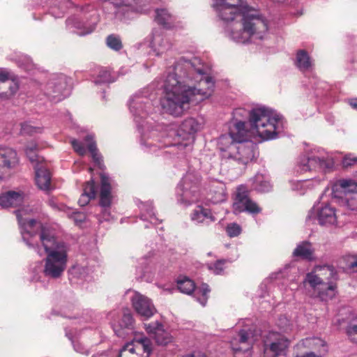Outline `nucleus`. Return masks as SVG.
<instances>
[{"instance_id": "nucleus-1", "label": "nucleus", "mask_w": 357, "mask_h": 357, "mask_svg": "<svg viewBox=\"0 0 357 357\" xmlns=\"http://www.w3.org/2000/svg\"><path fill=\"white\" fill-rule=\"evenodd\" d=\"M214 86L213 79L206 75L199 59H187L182 56L167 69L162 77L156 78L147 87L135 93L129 100V109L142 135L153 129L140 125V121L153 112V100L158 91H163L160 98L162 108L172 116H180L191 104L197 105L209 98Z\"/></svg>"}, {"instance_id": "nucleus-2", "label": "nucleus", "mask_w": 357, "mask_h": 357, "mask_svg": "<svg viewBox=\"0 0 357 357\" xmlns=\"http://www.w3.org/2000/svg\"><path fill=\"white\" fill-rule=\"evenodd\" d=\"M224 33L238 44H258L268 32L267 20L245 0H211Z\"/></svg>"}, {"instance_id": "nucleus-3", "label": "nucleus", "mask_w": 357, "mask_h": 357, "mask_svg": "<svg viewBox=\"0 0 357 357\" xmlns=\"http://www.w3.org/2000/svg\"><path fill=\"white\" fill-rule=\"evenodd\" d=\"M30 211L31 210L28 208H21L15 211L22 239L29 248L41 256L42 249L34 245V238L39 234L43 251L46 254L41 272L48 278H60L67 266L68 246L66 243L57 241L40 222L28 218Z\"/></svg>"}, {"instance_id": "nucleus-4", "label": "nucleus", "mask_w": 357, "mask_h": 357, "mask_svg": "<svg viewBox=\"0 0 357 357\" xmlns=\"http://www.w3.org/2000/svg\"><path fill=\"white\" fill-rule=\"evenodd\" d=\"M248 119L250 132L262 141L276 139L284 128L282 116L275 111L263 105L248 110L236 108L232 113L229 132L227 135L248 134L246 120Z\"/></svg>"}, {"instance_id": "nucleus-5", "label": "nucleus", "mask_w": 357, "mask_h": 357, "mask_svg": "<svg viewBox=\"0 0 357 357\" xmlns=\"http://www.w3.org/2000/svg\"><path fill=\"white\" fill-rule=\"evenodd\" d=\"M200 128L201 124L194 118L185 119L178 128L169 126L162 130L161 127L157 126L155 129L143 132L140 145L144 151L156 153L167 147L183 146L181 141L189 139Z\"/></svg>"}, {"instance_id": "nucleus-6", "label": "nucleus", "mask_w": 357, "mask_h": 357, "mask_svg": "<svg viewBox=\"0 0 357 357\" xmlns=\"http://www.w3.org/2000/svg\"><path fill=\"white\" fill-rule=\"evenodd\" d=\"M72 7H75V13L66 20V28L79 36L91 33L95 29L99 17L95 7L90 3L76 6L71 0H54L50 13L55 18L60 17L66 9Z\"/></svg>"}, {"instance_id": "nucleus-7", "label": "nucleus", "mask_w": 357, "mask_h": 357, "mask_svg": "<svg viewBox=\"0 0 357 357\" xmlns=\"http://www.w3.org/2000/svg\"><path fill=\"white\" fill-rule=\"evenodd\" d=\"M218 146L222 160L229 165H238L240 169L245 168L257 153L256 145L248 140V134L222 135Z\"/></svg>"}, {"instance_id": "nucleus-8", "label": "nucleus", "mask_w": 357, "mask_h": 357, "mask_svg": "<svg viewBox=\"0 0 357 357\" xmlns=\"http://www.w3.org/2000/svg\"><path fill=\"white\" fill-rule=\"evenodd\" d=\"M322 271L328 272L330 277H327L328 279H333L336 276V271L333 266H316L313 271L306 275L304 282L309 284L312 289L315 298L321 301L327 302L335 297L337 287L331 282H323V278H321L322 273H319Z\"/></svg>"}, {"instance_id": "nucleus-9", "label": "nucleus", "mask_w": 357, "mask_h": 357, "mask_svg": "<svg viewBox=\"0 0 357 357\" xmlns=\"http://www.w3.org/2000/svg\"><path fill=\"white\" fill-rule=\"evenodd\" d=\"M334 167L332 155L324 149L315 147L300 156L297 171L301 173L308 171L330 172Z\"/></svg>"}, {"instance_id": "nucleus-10", "label": "nucleus", "mask_w": 357, "mask_h": 357, "mask_svg": "<svg viewBox=\"0 0 357 357\" xmlns=\"http://www.w3.org/2000/svg\"><path fill=\"white\" fill-rule=\"evenodd\" d=\"M332 196L346 208L357 211V182L351 179H340L332 185Z\"/></svg>"}, {"instance_id": "nucleus-11", "label": "nucleus", "mask_w": 357, "mask_h": 357, "mask_svg": "<svg viewBox=\"0 0 357 357\" xmlns=\"http://www.w3.org/2000/svg\"><path fill=\"white\" fill-rule=\"evenodd\" d=\"M199 178L188 172L176 189V199L179 204L188 206L195 202L199 196Z\"/></svg>"}, {"instance_id": "nucleus-12", "label": "nucleus", "mask_w": 357, "mask_h": 357, "mask_svg": "<svg viewBox=\"0 0 357 357\" xmlns=\"http://www.w3.org/2000/svg\"><path fill=\"white\" fill-rule=\"evenodd\" d=\"M109 2L114 6V16L123 20L129 17L130 13L138 12L146 13L150 10V0H101Z\"/></svg>"}, {"instance_id": "nucleus-13", "label": "nucleus", "mask_w": 357, "mask_h": 357, "mask_svg": "<svg viewBox=\"0 0 357 357\" xmlns=\"http://www.w3.org/2000/svg\"><path fill=\"white\" fill-rule=\"evenodd\" d=\"M306 220L317 222L321 227L337 225L336 209L327 203L315 204L309 211Z\"/></svg>"}, {"instance_id": "nucleus-14", "label": "nucleus", "mask_w": 357, "mask_h": 357, "mask_svg": "<svg viewBox=\"0 0 357 357\" xmlns=\"http://www.w3.org/2000/svg\"><path fill=\"white\" fill-rule=\"evenodd\" d=\"M100 176V191L99 204L101 207V211L98 215V220L100 222L110 221L114 219L111 210L112 179L105 172H102Z\"/></svg>"}, {"instance_id": "nucleus-15", "label": "nucleus", "mask_w": 357, "mask_h": 357, "mask_svg": "<svg viewBox=\"0 0 357 357\" xmlns=\"http://www.w3.org/2000/svg\"><path fill=\"white\" fill-rule=\"evenodd\" d=\"M44 95L54 102H59L70 95V89L68 79L63 75H53L45 84L43 89Z\"/></svg>"}, {"instance_id": "nucleus-16", "label": "nucleus", "mask_w": 357, "mask_h": 357, "mask_svg": "<svg viewBox=\"0 0 357 357\" xmlns=\"http://www.w3.org/2000/svg\"><path fill=\"white\" fill-rule=\"evenodd\" d=\"M232 208L235 214L243 212L251 215L260 213L261 208L249 196V191L245 185L236 188Z\"/></svg>"}, {"instance_id": "nucleus-17", "label": "nucleus", "mask_w": 357, "mask_h": 357, "mask_svg": "<svg viewBox=\"0 0 357 357\" xmlns=\"http://www.w3.org/2000/svg\"><path fill=\"white\" fill-rule=\"evenodd\" d=\"M289 342L283 335L270 332L264 340L263 357H278L284 354Z\"/></svg>"}, {"instance_id": "nucleus-18", "label": "nucleus", "mask_w": 357, "mask_h": 357, "mask_svg": "<svg viewBox=\"0 0 357 357\" xmlns=\"http://www.w3.org/2000/svg\"><path fill=\"white\" fill-rule=\"evenodd\" d=\"M132 293L130 302L135 312L144 319H149L156 312L153 301L151 298L141 293L129 289L127 294Z\"/></svg>"}, {"instance_id": "nucleus-19", "label": "nucleus", "mask_w": 357, "mask_h": 357, "mask_svg": "<svg viewBox=\"0 0 357 357\" xmlns=\"http://www.w3.org/2000/svg\"><path fill=\"white\" fill-rule=\"evenodd\" d=\"M178 289L183 294L190 295L195 291L194 297L202 305L205 306L207 300L208 294L210 292L209 287L207 284L203 283L199 287L195 288V283L188 278L184 277L179 278L177 280Z\"/></svg>"}, {"instance_id": "nucleus-20", "label": "nucleus", "mask_w": 357, "mask_h": 357, "mask_svg": "<svg viewBox=\"0 0 357 357\" xmlns=\"http://www.w3.org/2000/svg\"><path fill=\"white\" fill-rule=\"evenodd\" d=\"M123 347L132 352L139 353L141 357H149L152 352V343L143 333H135L133 339Z\"/></svg>"}, {"instance_id": "nucleus-21", "label": "nucleus", "mask_w": 357, "mask_h": 357, "mask_svg": "<svg viewBox=\"0 0 357 357\" xmlns=\"http://www.w3.org/2000/svg\"><path fill=\"white\" fill-rule=\"evenodd\" d=\"M190 218L191 222L197 226H208L217 220L214 213L202 205H197L192 211Z\"/></svg>"}, {"instance_id": "nucleus-22", "label": "nucleus", "mask_w": 357, "mask_h": 357, "mask_svg": "<svg viewBox=\"0 0 357 357\" xmlns=\"http://www.w3.org/2000/svg\"><path fill=\"white\" fill-rule=\"evenodd\" d=\"M146 333L155 340L159 345H166L172 342V337L169 332L164 329L163 325L156 321L149 324H144Z\"/></svg>"}, {"instance_id": "nucleus-23", "label": "nucleus", "mask_w": 357, "mask_h": 357, "mask_svg": "<svg viewBox=\"0 0 357 357\" xmlns=\"http://www.w3.org/2000/svg\"><path fill=\"white\" fill-rule=\"evenodd\" d=\"M112 327L115 335L119 337L125 338L130 333L132 332L134 327V319L129 309H124L123 314L118 323H112Z\"/></svg>"}, {"instance_id": "nucleus-24", "label": "nucleus", "mask_w": 357, "mask_h": 357, "mask_svg": "<svg viewBox=\"0 0 357 357\" xmlns=\"http://www.w3.org/2000/svg\"><path fill=\"white\" fill-rule=\"evenodd\" d=\"M295 66L302 73H311L314 68V62L305 50H298L295 55Z\"/></svg>"}, {"instance_id": "nucleus-25", "label": "nucleus", "mask_w": 357, "mask_h": 357, "mask_svg": "<svg viewBox=\"0 0 357 357\" xmlns=\"http://www.w3.org/2000/svg\"><path fill=\"white\" fill-rule=\"evenodd\" d=\"M150 47L155 55L160 56L171 47V43L167 38L159 31L152 33Z\"/></svg>"}, {"instance_id": "nucleus-26", "label": "nucleus", "mask_w": 357, "mask_h": 357, "mask_svg": "<svg viewBox=\"0 0 357 357\" xmlns=\"http://www.w3.org/2000/svg\"><path fill=\"white\" fill-rule=\"evenodd\" d=\"M251 333L250 331L242 329L239 331L238 340L234 338L230 342L231 349L235 351H246L251 344Z\"/></svg>"}, {"instance_id": "nucleus-27", "label": "nucleus", "mask_w": 357, "mask_h": 357, "mask_svg": "<svg viewBox=\"0 0 357 357\" xmlns=\"http://www.w3.org/2000/svg\"><path fill=\"white\" fill-rule=\"evenodd\" d=\"M82 335L77 332L73 335L72 333L66 331V336L70 340L73 347L77 353L87 356L90 354V349L83 344L82 340L85 337V332L82 331Z\"/></svg>"}, {"instance_id": "nucleus-28", "label": "nucleus", "mask_w": 357, "mask_h": 357, "mask_svg": "<svg viewBox=\"0 0 357 357\" xmlns=\"http://www.w3.org/2000/svg\"><path fill=\"white\" fill-rule=\"evenodd\" d=\"M155 22L167 29H170L175 26V17L166 8L155 10Z\"/></svg>"}, {"instance_id": "nucleus-29", "label": "nucleus", "mask_w": 357, "mask_h": 357, "mask_svg": "<svg viewBox=\"0 0 357 357\" xmlns=\"http://www.w3.org/2000/svg\"><path fill=\"white\" fill-rule=\"evenodd\" d=\"M36 183L38 187L43 190L50 189L51 174L47 169L42 165L35 167Z\"/></svg>"}, {"instance_id": "nucleus-30", "label": "nucleus", "mask_w": 357, "mask_h": 357, "mask_svg": "<svg viewBox=\"0 0 357 357\" xmlns=\"http://www.w3.org/2000/svg\"><path fill=\"white\" fill-rule=\"evenodd\" d=\"M23 193L8 191L0 195V206L3 208L17 206L23 202Z\"/></svg>"}, {"instance_id": "nucleus-31", "label": "nucleus", "mask_w": 357, "mask_h": 357, "mask_svg": "<svg viewBox=\"0 0 357 357\" xmlns=\"http://www.w3.org/2000/svg\"><path fill=\"white\" fill-rule=\"evenodd\" d=\"M209 199L213 204L222 202L226 199V186L222 182H214L210 189Z\"/></svg>"}, {"instance_id": "nucleus-32", "label": "nucleus", "mask_w": 357, "mask_h": 357, "mask_svg": "<svg viewBox=\"0 0 357 357\" xmlns=\"http://www.w3.org/2000/svg\"><path fill=\"white\" fill-rule=\"evenodd\" d=\"M0 159L3 160V167L8 169L15 167L19 161L16 151L8 147L0 148Z\"/></svg>"}, {"instance_id": "nucleus-33", "label": "nucleus", "mask_w": 357, "mask_h": 357, "mask_svg": "<svg viewBox=\"0 0 357 357\" xmlns=\"http://www.w3.org/2000/svg\"><path fill=\"white\" fill-rule=\"evenodd\" d=\"M251 181L252 188L258 192H267L272 188V185L267 175L257 174Z\"/></svg>"}, {"instance_id": "nucleus-34", "label": "nucleus", "mask_w": 357, "mask_h": 357, "mask_svg": "<svg viewBox=\"0 0 357 357\" xmlns=\"http://www.w3.org/2000/svg\"><path fill=\"white\" fill-rule=\"evenodd\" d=\"M314 249L312 244L309 241H303L297 245L296 248L293 252L294 257H301L307 260H312Z\"/></svg>"}, {"instance_id": "nucleus-35", "label": "nucleus", "mask_w": 357, "mask_h": 357, "mask_svg": "<svg viewBox=\"0 0 357 357\" xmlns=\"http://www.w3.org/2000/svg\"><path fill=\"white\" fill-rule=\"evenodd\" d=\"M84 140L88 143V149L91 153L93 162L99 169H104L105 167L103 163L102 158L98 153L96 142L93 141V137L89 135L85 137Z\"/></svg>"}, {"instance_id": "nucleus-36", "label": "nucleus", "mask_w": 357, "mask_h": 357, "mask_svg": "<svg viewBox=\"0 0 357 357\" xmlns=\"http://www.w3.org/2000/svg\"><path fill=\"white\" fill-rule=\"evenodd\" d=\"M96 195V184L93 178L88 181L84 188V192L78 200V204L81 206H86L91 199L95 198Z\"/></svg>"}, {"instance_id": "nucleus-37", "label": "nucleus", "mask_w": 357, "mask_h": 357, "mask_svg": "<svg viewBox=\"0 0 357 357\" xmlns=\"http://www.w3.org/2000/svg\"><path fill=\"white\" fill-rule=\"evenodd\" d=\"M141 210V219L144 221L149 220L150 222L153 225H158L161 222L155 215L153 212V206L152 202H147L142 203L139 206Z\"/></svg>"}, {"instance_id": "nucleus-38", "label": "nucleus", "mask_w": 357, "mask_h": 357, "mask_svg": "<svg viewBox=\"0 0 357 357\" xmlns=\"http://www.w3.org/2000/svg\"><path fill=\"white\" fill-rule=\"evenodd\" d=\"M320 180L317 179H305L301 181H291L290 185L292 190L303 195L307 189L314 188L316 185L319 184Z\"/></svg>"}, {"instance_id": "nucleus-39", "label": "nucleus", "mask_w": 357, "mask_h": 357, "mask_svg": "<svg viewBox=\"0 0 357 357\" xmlns=\"http://www.w3.org/2000/svg\"><path fill=\"white\" fill-rule=\"evenodd\" d=\"M139 264L142 266V267L137 268V277L145 280H149L151 276L147 274L151 273L154 268L153 261L147 257H144L140 259Z\"/></svg>"}, {"instance_id": "nucleus-40", "label": "nucleus", "mask_w": 357, "mask_h": 357, "mask_svg": "<svg viewBox=\"0 0 357 357\" xmlns=\"http://www.w3.org/2000/svg\"><path fill=\"white\" fill-rule=\"evenodd\" d=\"M91 271L85 266L76 264L70 270V275L72 278L89 281L91 280Z\"/></svg>"}, {"instance_id": "nucleus-41", "label": "nucleus", "mask_w": 357, "mask_h": 357, "mask_svg": "<svg viewBox=\"0 0 357 357\" xmlns=\"http://www.w3.org/2000/svg\"><path fill=\"white\" fill-rule=\"evenodd\" d=\"M25 153L30 162L34 164V167L40 165L43 158L38 155V146L35 143L31 142L27 145Z\"/></svg>"}, {"instance_id": "nucleus-42", "label": "nucleus", "mask_w": 357, "mask_h": 357, "mask_svg": "<svg viewBox=\"0 0 357 357\" xmlns=\"http://www.w3.org/2000/svg\"><path fill=\"white\" fill-rule=\"evenodd\" d=\"M61 208L63 210V212L66 213L69 218L73 220L76 225L82 223L86 218V215L84 213L77 211L75 209L70 208L66 205H62Z\"/></svg>"}, {"instance_id": "nucleus-43", "label": "nucleus", "mask_w": 357, "mask_h": 357, "mask_svg": "<svg viewBox=\"0 0 357 357\" xmlns=\"http://www.w3.org/2000/svg\"><path fill=\"white\" fill-rule=\"evenodd\" d=\"M303 344L307 347L317 349L319 354L326 352L327 350L326 342L319 337L306 338Z\"/></svg>"}, {"instance_id": "nucleus-44", "label": "nucleus", "mask_w": 357, "mask_h": 357, "mask_svg": "<svg viewBox=\"0 0 357 357\" xmlns=\"http://www.w3.org/2000/svg\"><path fill=\"white\" fill-rule=\"evenodd\" d=\"M106 44L108 47L114 51H119L123 47L120 37L114 34H111L107 37Z\"/></svg>"}, {"instance_id": "nucleus-45", "label": "nucleus", "mask_w": 357, "mask_h": 357, "mask_svg": "<svg viewBox=\"0 0 357 357\" xmlns=\"http://www.w3.org/2000/svg\"><path fill=\"white\" fill-rule=\"evenodd\" d=\"M114 80L112 78L110 73L103 68L100 69L97 77L94 79L96 84H102L113 82Z\"/></svg>"}, {"instance_id": "nucleus-46", "label": "nucleus", "mask_w": 357, "mask_h": 357, "mask_svg": "<svg viewBox=\"0 0 357 357\" xmlns=\"http://www.w3.org/2000/svg\"><path fill=\"white\" fill-rule=\"evenodd\" d=\"M227 261L225 259H220L217 260L213 264H208L207 267L215 275H221L225 269V264Z\"/></svg>"}, {"instance_id": "nucleus-47", "label": "nucleus", "mask_w": 357, "mask_h": 357, "mask_svg": "<svg viewBox=\"0 0 357 357\" xmlns=\"http://www.w3.org/2000/svg\"><path fill=\"white\" fill-rule=\"evenodd\" d=\"M241 231V227L236 222L229 223L227 225L226 227V232L227 235L231 238L238 236V235H240Z\"/></svg>"}, {"instance_id": "nucleus-48", "label": "nucleus", "mask_w": 357, "mask_h": 357, "mask_svg": "<svg viewBox=\"0 0 357 357\" xmlns=\"http://www.w3.org/2000/svg\"><path fill=\"white\" fill-rule=\"evenodd\" d=\"M21 132L23 134L32 135L33 133L41 132L42 128L32 126L29 123H24L22 125Z\"/></svg>"}, {"instance_id": "nucleus-49", "label": "nucleus", "mask_w": 357, "mask_h": 357, "mask_svg": "<svg viewBox=\"0 0 357 357\" xmlns=\"http://www.w3.org/2000/svg\"><path fill=\"white\" fill-rule=\"evenodd\" d=\"M342 165L344 167H349L357 164V157L349 153L344 155L342 159Z\"/></svg>"}, {"instance_id": "nucleus-50", "label": "nucleus", "mask_w": 357, "mask_h": 357, "mask_svg": "<svg viewBox=\"0 0 357 357\" xmlns=\"http://www.w3.org/2000/svg\"><path fill=\"white\" fill-rule=\"evenodd\" d=\"M346 332L350 340L355 343H357V325L349 324L346 328Z\"/></svg>"}, {"instance_id": "nucleus-51", "label": "nucleus", "mask_w": 357, "mask_h": 357, "mask_svg": "<svg viewBox=\"0 0 357 357\" xmlns=\"http://www.w3.org/2000/svg\"><path fill=\"white\" fill-rule=\"evenodd\" d=\"M70 143L73 147V149L80 155H84L86 153V149L84 148L82 143L77 139H72Z\"/></svg>"}, {"instance_id": "nucleus-52", "label": "nucleus", "mask_w": 357, "mask_h": 357, "mask_svg": "<svg viewBox=\"0 0 357 357\" xmlns=\"http://www.w3.org/2000/svg\"><path fill=\"white\" fill-rule=\"evenodd\" d=\"M117 351L114 349H109L106 351L97 352L91 357H117Z\"/></svg>"}, {"instance_id": "nucleus-53", "label": "nucleus", "mask_w": 357, "mask_h": 357, "mask_svg": "<svg viewBox=\"0 0 357 357\" xmlns=\"http://www.w3.org/2000/svg\"><path fill=\"white\" fill-rule=\"evenodd\" d=\"M347 266L349 269L357 272V256H350L347 260Z\"/></svg>"}, {"instance_id": "nucleus-54", "label": "nucleus", "mask_w": 357, "mask_h": 357, "mask_svg": "<svg viewBox=\"0 0 357 357\" xmlns=\"http://www.w3.org/2000/svg\"><path fill=\"white\" fill-rule=\"evenodd\" d=\"M10 93L8 94V93H0V98H5V99H8L11 96L14 95L16 91H17L18 89V86L17 84L15 83H13L10 87Z\"/></svg>"}, {"instance_id": "nucleus-55", "label": "nucleus", "mask_w": 357, "mask_h": 357, "mask_svg": "<svg viewBox=\"0 0 357 357\" xmlns=\"http://www.w3.org/2000/svg\"><path fill=\"white\" fill-rule=\"evenodd\" d=\"M9 79V73L4 68H0V82H4Z\"/></svg>"}, {"instance_id": "nucleus-56", "label": "nucleus", "mask_w": 357, "mask_h": 357, "mask_svg": "<svg viewBox=\"0 0 357 357\" xmlns=\"http://www.w3.org/2000/svg\"><path fill=\"white\" fill-rule=\"evenodd\" d=\"M48 203H49V205L54 208V209H57L59 211H63V210L61 208V206L63 205V204H59V203H57L54 199H51L48 201Z\"/></svg>"}, {"instance_id": "nucleus-57", "label": "nucleus", "mask_w": 357, "mask_h": 357, "mask_svg": "<svg viewBox=\"0 0 357 357\" xmlns=\"http://www.w3.org/2000/svg\"><path fill=\"white\" fill-rule=\"evenodd\" d=\"M275 2L277 3H283L287 2V5H289L291 6H296L298 4V0H273Z\"/></svg>"}, {"instance_id": "nucleus-58", "label": "nucleus", "mask_w": 357, "mask_h": 357, "mask_svg": "<svg viewBox=\"0 0 357 357\" xmlns=\"http://www.w3.org/2000/svg\"><path fill=\"white\" fill-rule=\"evenodd\" d=\"M349 103L352 108L357 110V98L350 99Z\"/></svg>"}, {"instance_id": "nucleus-59", "label": "nucleus", "mask_w": 357, "mask_h": 357, "mask_svg": "<svg viewBox=\"0 0 357 357\" xmlns=\"http://www.w3.org/2000/svg\"><path fill=\"white\" fill-rule=\"evenodd\" d=\"M319 273H322V275H321V278H323V282H324V280H331V279L327 278V277H330L328 272H327L326 271H320Z\"/></svg>"}, {"instance_id": "nucleus-60", "label": "nucleus", "mask_w": 357, "mask_h": 357, "mask_svg": "<svg viewBox=\"0 0 357 357\" xmlns=\"http://www.w3.org/2000/svg\"><path fill=\"white\" fill-rule=\"evenodd\" d=\"M184 357H207L206 354H198L197 356L195 355H188Z\"/></svg>"}, {"instance_id": "nucleus-61", "label": "nucleus", "mask_w": 357, "mask_h": 357, "mask_svg": "<svg viewBox=\"0 0 357 357\" xmlns=\"http://www.w3.org/2000/svg\"><path fill=\"white\" fill-rule=\"evenodd\" d=\"M292 15H296V16H300L303 14V12L302 10H298L296 13H291Z\"/></svg>"}, {"instance_id": "nucleus-62", "label": "nucleus", "mask_w": 357, "mask_h": 357, "mask_svg": "<svg viewBox=\"0 0 357 357\" xmlns=\"http://www.w3.org/2000/svg\"><path fill=\"white\" fill-rule=\"evenodd\" d=\"M211 255H212V253H211V252H208V256H211Z\"/></svg>"}, {"instance_id": "nucleus-63", "label": "nucleus", "mask_w": 357, "mask_h": 357, "mask_svg": "<svg viewBox=\"0 0 357 357\" xmlns=\"http://www.w3.org/2000/svg\"><path fill=\"white\" fill-rule=\"evenodd\" d=\"M354 319H357V316L356 317V318Z\"/></svg>"}]
</instances>
